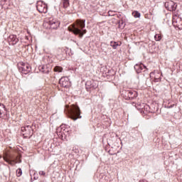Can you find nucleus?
<instances>
[{"label":"nucleus","mask_w":182,"mask_h":182,"mask_svg":"<svg viewBox=\"0 0 182 182\" xmlns=\"http://www.w3.org/2000/svg\"><path fill=\"white\" fill-rule=\"evenodd\" d=\"M110 46H112L113 49H117V46H120V45H119V43L116 41H111Z\"/></svg>","instance_id":"nucleus-16"},{"label":"nucleus","mask_w":182,"mask_h":182,"mask_svg":"<svg viewBox=\"0 0 182 182\" xmlns=\"http://www.w3.org/2000/svg\"><path fill=\"white\" fill-rule=\"evenodd\" d=\"M154 38H155V41H161V35L160 34H156Z\"/></svg>","instance_id":"nucleus-22"},{"label":"nucleus","mask_w":182,"mask_h":182,"mask_svg":"<svg viewBox=\"0 0 182 182\" xmlns=\"http://www.w3.org/2000/svg\"><path fill=\"white\" fill-rule=\"evenodd\" d=\"M36 8L40 14H46L48 12V6L42 1L37 2Z\"/></svg>","instance_id":"nucleus-8"},{"label":"nucleus","mask_w":182,"mask_h":182,"mask_svg":"<svg viewBox=\"0 0 182 182\" xmlns=\"http://www.w3.org/2000/svg\"><path fill=\"white\" fill-rule=\"evenodd\" d=\"M109 16H114V11H108Z\"/></svg>","instance_id":"nucleus-23"},{"label":"nucleus","mask_w":182,"mask_h":182,"mask_svg":"<svg viewBox=\"0 0 182 182\" xmlns=\"http://www.w3.org/2000/svg\"><path fill=\"white\" fill-rule=\"evenodd\" d=\"M151 75H153V73H151Z\"/></svg>","instance_id":"nucleus-30"},{"label":"nucleus","mask_w":182,"mask_h":182,"mask_svg":"<svg viewBox=\"0 0 182 182\" xmlns=\"http://www.w3.org/2000/svg\"><path fill=\"white\" fill-rule=\"evenodd\" d=\"M48 25H50V29H58L60 25V23L56 19L50 18L48 21Z\"/></svg>","instance_id":"nucleus-10"},{"label":"nucleus","mask_w":182,"mask_h":182,"mask_svg":"<svg viewBox=\"0 0 182 182\" xmlns=\"http://www.w3.org/2000/svg\"><path fill=\"white\" fill-rule=\"evenodd\" d=\"M142 106L144 107V109H150V107L149 105L144 106V104H142Z\"/></svg>","instance_id":"nucleus-25"},{"label":"nucleus","mask_w":182,"mask_h":182,"mask_svg":"<svg viewBox=\"0 0 182 182\" xmlns=\"http://www.w3.org/2000/svg\"><path fill=\"white\" fill-rule=\"evenodd\" d=\"M132 15H133V16H134L135 18H140V16H141V14H140V13H139V11H134V12L132 13Z\"/></svg>","instance_id":"nucleus-21"},{"label":"nucleus","mask_w":182,"mask_h":182,"mask_svg":"<svg viewBox=\"0 0 182 182\" xmlns=\"http://www.w3.org/2000/svg\"><path fill=\"white\" fill-rule=\"evenodd\" d=\"M118 23H119V26H122V25H123V20L119 21L118 22Z\"/></svg>","instance_id":"nucleus-26"},{"label":"nucleus","mask_w":182,"mask_h":182,"mask_svg":"<svg viewBox=\"0 0 182 182\" xmlns=\"http://www.w3.org/2000/svg\"><path fill=\"white\" fill-rule=\"evenodd\" d=\"M9 41H10L11 45H16L19 42V39L16 37V35H11L9 36Z\"/></svg>","instance_id":"nucleus-13"},{"label":"nucleus","mask_w":182,"mask_h":182,"mask_svg":"<svg viewBox=\"0 0 182 182\" xmlns=\"http://www.w3.org/2000/svg\"><path fill=\"white\" fill-rule=\"evenodd\" d=\"M86 20H77L76 22L68 27L70 32H73L75 35H79L80 38H83V35L87 32L86 29H83L86 24Z\"/></svg>","instance_id":"nucleus-1"},{"label":"nucleus","mask_w":182,"mask_h":182,"mask_svg":"<svg viewBox=\"0 0 182 182\" xmlns=\"http://www.w3.org/2000/svg\"><path fill=\"white\" fill-rule=\"evenodd\" d=\"M16 176L17 177H21V176H22V169L21 168L16 170Z\"/></svg>","instance_id":"nucleus-20"},{"label":"nucleus","mask_w":182,"mask_h":182,"mask_svg":"<svg viewBox=\"0 0 182 182\" xmlns=\"http://www.w3.org/2000/svg\"><path fill=\"white\" fill-rule=\"evenodd\" d=\"M161 74L157 73L154 77V82H160L161 80Z\"/></svg>","instance_id":"nucleus-15"},{"label":"nucleus","mask_w":182,"mask_h":182,"mask_svg":"<svg viewBox=\"0 0 182 182\" xmlns=\"http://www.w3.org/2000/svg\"><path fill=\"white\" fill-rule=\"evenodd\" d=\"M69 117L76 122L77 119H82L80 115V108L77 105H73L72 108L69 111Z\"/></svg>","instance_id":"nucleus-3"},{"label":"nucleus","mask_w":182,"mask_h":182,"mask_svg":"<svg viewBox=\"0 0 182 182\" xmlns=\"http://www.w3.org/2000/svg\"><path fill=\"white\" fill-rule=\"evenodd\" d=\"M59 84L62 87H65V89H69L72 86L70 80L68 77H61L59 80Z\"/></svg>","instance_id":"nucleus-6"},{"label":"nucleus","mask_w":182,"mask_h":182,"mask_svg":"<svg viewBox=\"0 0 182 182\" xmlns=\"http://www.w3.org/2000/svg\"><path fill=\"white\" fill-rule=\"evenodd\" d=\"M4 110H5V105L0 103V117H2V112H4Z\"/></svg>","instance_id":"nucleus-19"},{"label":"nucleus","mask_w":182,"mask_h":182,"mask_svg":"<svg viewBox=\"0 0 182 182\" xmlns=\"http://www.w3.org/2000/svg\"><path fill=\"white\" fill-rule=\"evenodd\" d=\"M143 69H146V66L141 63H137L134 65V70L136 73H141V70H143Z\"/></svg>","instance_id":"nucleus-12"},{"label":"nucleus","mask_w":182,"mask_h":182,"mask_svg":"<svg viewBox=\"0 0 182 182\" xmlns=\"http://www.w3.org/2000/svg\"><path fill=\"white\" fill-rule=\"evenodd\" d=\"M3 159L4 161L10 164V166H15V164H18V163H22L21 157L16 154H8L4 152Z\"/></svg>","instance_id":"nucleus-2"},{"label":"nucleus","mask_w":182,"mask_h":182,"mask_svg":"<svg viewBox=\"0 0 182 182\" xmlns=\"http://www.w3.org/2000/svg\"><path fill=\"white\" fill-rule=\"evenodd\" d=\"M127 98L129 100H133V99H136V97H137V96H139V94H137V92L136 91H127Z\"/></svg>","instance_id":"nucleus-11"},{"label":"nucleus","mask_w":182,"mask_h":182,"mask_svg":"<svg viewBox=\"0 0 182 182\" xmlns=\"http://www.w3.org/2000/svg\"><path fill=\"white\" fill-rule=\"evenodd\" d=\"M21 132L24 139H31L33 134V129L31 125H27L21 127Z\"/></svg>","instance_id":"nucleus-4"},{"label":"nucleus","mask_w":182,"mask_h":182,"mask_svg":"<svg viewBox=\"0 0 182 182\" xmlns=\"http://www.w3.org/2000/svg\"><path fill=\"white\" fill-rule=\"evenodd\" d=\"M63 70V68L60 66H55L54 68V72H58L59 73Z\"/></svg>","instance_id":"nucleus-18"},{"label":"nucleus","mask_w":182,"mask_h":182,"mask_svg":"<svg viewBox=\"0 0 182 182\" xmlns=\"http://www.w3.org/2000/svg\"><path fill=\"white\" fill-rule=\"evenodd\" d=\"M38 69L40 72H42V73H48L50 72V69L48 68V65H40Z\"/></svg>","instance_id":"nucleus-14"},{"label":"nucleus","mask_w":182,"mask_h":182,"mask_svg":"<svg viewBox=\"0 0 182 182\" xmlns=\"http://www.w3.org/2000/svg\"><path fill=\"white\" fill-rule=\"evenodd\" d=\"M173 23H174V17H173Z\"/></svg>","instance_id":"nucleus-28"},{"label":"nucleus","mask_w":182,"mask_h":182,"mask_svg":"<svg viewBox=\"0 0 182 182\" xmlns=\"http://www.w3.org/2000/svg\"><path fill=\"white\" fill-rule=\"evenodd\" d=\"M98 87H99V83L97 82V81H95L93 80H88L85 83V87L87 92H89L90 89H97Z\"/></svg>","instance_id":"nucleus-7"},{"label":"nucleus","mask_w":182,"mask_h":182,"mask_svg":"<svg viewBox=\"0 0 182 182\" xmlns=\"http://www.w3.org/2000/svg\"><path fill=\"white\" fill-rule=\"evenodd\" d=\"M20 65H21L18 66V70L21 73H23V75H28L32 70L31 65L27 63H21Z\"/></svg>","instance_id":"nucleus-5"},{"label":"nucleus","mask_w":182,"mask_h":182,"mask_svg":"<svg viewBox=\"0 0 182 182\" xmlns=\"http://www.w3.org/2000/svg\"><path fill=\"white\" fill-rule=\"evenodd\" d=\"M150 112H151V111H148V113H150Z\"/></svg>","instance_id":"nucleus-29"},{"label":"nucleus","mask_w":182,"mask_h":182,"mask_svg":"<svg viewBox=\"0 0 182 182\" xmlns=\"http://www.w3.org/2000/svg\"><path fill=\"white\" fill-rule=\"evenodd\" d=\"M63 8H68L70 5L69 0H62Z\"/></svg>","instance_id":"nucleus-17"},{"label":"nucleus","mask_w":182,"mask_h":182,"mask_svg":"<svg viewBox=\"0 0 182 182\" xmlns=\"http://www.w3.org/2000/svg\"><path fill=\"white\" fill-rule=\"evenodd\" d=\"M39 174H40V176H46V173H45V171H40Z\"/></svg>","instance_id":"nucleus-24"},{"label":"nucleus","mask_w":182,"mask_h":182,"mask_svg":"<svg viewBox=\"0 0 182 182\" xmlns=\"http://www.w3.org/2000/svg\"><path fill=\"white\" fill-rule=\"evenodd\" d=\"M165 8L168 11L173 12V11H176L177 9V4L174 3L173 1H166L165 2Z\"/></svg>","instance_id":"nucleus-9"},{"label":"nucleus","mask_w":182,"mask_h":182,"mask_svg":"<svg viewBox=\"0 0 182 182\" xmlns=\"http://www.w3.org/2000/svg\"><path fill=\"white\" fill-rule=\"evenodd\" d=\"M139 182H147L146 180L139 181Z\"/></svg>","instance_id":"nucleus-27"}]
</instances>
